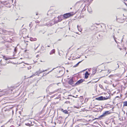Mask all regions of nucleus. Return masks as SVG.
<instances>
[{
  "instance_id": "f257e3e1",
  "label": "nucleus",
  "mask_w": 127,
  "mask_h": 127,
  "mask_svg": "<svg viewBox=\"0 0 127 127\" xmlns=\"http://www.w3.org/2000/svg\"><path fill=\"white\" fill-rule=\"evenodd\" d=\"M76 13V12H72L70 13H66L64 14L63 15V17L64 18V19H66L67 18L70 16H72L75 14Z\"/></svg>"
},
{
  "instance_id": "f03ea898",
  "label": "nucleus",
  "mask_w": 127,
  "mask_h": 127,
  "mask_svg": "<svg viewBox=\"0 0 127 127\" xmlns=\"http://www.w3.org/2000/svg\"><path fill=\"white\" fill-rule=\"evenodd\" d=\"M110 113L109 111H106L104 112L103 113L102 115L99 116L98 117V119H103V117Z\"/></svg>"
},
{
  "instance_id": "7ed1b4c3",
  "label": "nucleus",
  "mask_w": 127,
  "mask_h": 127,
  "mask_svg": "<svg viewBox=\"0 0 127 127\" xmlns=\"http://www.w3.org/2000/svg\"><path fill=\"white\" fill-rule=\"evenodd\" d=\"M47 70H43V71H40V69H39V70L37 71L36 72L34 73V74L33 75H32L30 77H32V76H33L34 75L35 76V75H38V76H39V75L41 73H42L43 72H45V71H47Z\"/></svg>"
},
{
  "instance_id": "20e7f679",
  "label": "nucleus",
  "mask_w": 127,
  "mask_h": 127,
  "mask_svg": "<svg viewBox=\"0 0 127 127\" xmlns=\"http://www.w3.org/2000/svg\"><path fill=\"white\" fill-rule=\"evenodd\" d=\"M84 81V79H81L79 80L78 81L75 83L74 85H73V86L74 87L82 83Z\"/></svg>"
},
{
  "instance_id": "39448f33",
  "label": "nucleus",
  "mask_w": 127,
  "mask_h": 127,
  "mask_svg": "<svg viewBox=\"0 0 127 127\" xmlns=\"http://www.w3.org/2000/svg\"><path fill=\"white\" fill-rule=\"evenodd\" d=\"M75 82V81L73 80V77H72L68 81V83L69 85H72L73 86V85L74 84V83Z\"/></svg>"
},
{
  "instance_id": "423d86ee",
  "label": "nucleus",
  "mask_w": 127,
  "mask_h": 127,
  "mask_svg": "<svg viewBox=\"0 0 127 127\" xmlns=\"http://www.w3.org/2000/svg\"><path fill=\"white\" fill-rule=\"evenodd\" d=\"M55 22H54V21L52 20L50 21L49 23H46V25L47 26L49 27L51 26L52 25L55 24Z\"/></svg>"
},
{
  "instance_id": "0eeeda50",
  "label": "nucleus",
  "mask_w": 127,
  "mask_h": 127,
  "mask_svg": "<svg viewBox=\"0 0 127 127\" xmlns=\"http://www.w3.org/2000/svg\"><path fill=\"white\" fill-rule=\"evenodd\" d=\"M55 22H54V21L52 20L50 21L49 23H46V25L47 26L49 27L51 26L52 25L55 24Z\"/></svg>"
},
{
  "instance_id": "6e6552de",
  "label": "nucleus",
  "mask_w": 127,
  "mask_h": 127,
  "mask_svg": "<svg viewBox=\"0 0 127 127\" xmlns=\"http://www.w3.org/2000/svg\"><path fill=\"white\" fill-rule=\"evenodd\" d=\"M2 32V34L4 35H8V31L6 30L1 29L0 30V33H1V32Z\"/></svg>"
},
{
  "instance_id": "1a4fd4ad",
  "label": "nucleus",
  "mask_w": 127,
  "mask_h": 127,
  "mask_svg": "<svg viewBox=\"0 0 127 127\" xmlns=\"http://www.w3.org/2000/svg\"><path fill=\"white\" fill-rule=\"evenodd\" d=\"M14 31L13 30H12V31H8V34L10 35H12L14 33Z\"/></svg>"
},
{
  "instance_id": "9d476101",
  "label": "nucleus",
  "mask_w": 127,
  "mask_h": 127,
  "mask_svg": "<svg viewBox=\"0 0 127 127\" xmlns=\"http://www.w3.org/2000/svg\"><path fill=\"white\" fill-rule=\"evenodd\" d=\"M85 78H86V79H87L88 77V76H89V73L88 71H86L85 73Z\"/></svg>"
},
{
  "instance_id": "9b49d317",
  "label": "nucleus",
  "mask_w": 127,
  "mask_h": 127,
  "mask_svg": "<svg viewBox=\"0 0 127 127\" xmlns=\"http://www.w3.org/2000/svg\"><path fill=\"white\" fill-rule=\"evenodd\" d=\"M61 111L65 114H68V112L66 110H64L63 109H61Z\"/></svg>"
},
{
  "instance_id": "f8f14e48",
  "label": "nucleus",
  "mask_w": 127,
  "mask_h": 127,
  "mask_svg": "<svg viewBox=\"0 0 127 127\" xmlns=\"http://www.w3.org/2000/svg\"><path fill=\"white\" fill-rule=\"evenodd\" d=\"M77 28L78 30L81 32L82 30V28L81 27V26H79V25H77Z\"/></svg>"
},
{
  "instance_id": "ddd939ff",
  "label": "nucleus",
  "mask_w": 127,
  "mask_h": 127,
  "mask_svg": "<svg viewBox=\"0 0 127 127\" xmlns=\"http://www.w3.org/2000/svg\"><path fill=\"white\" fill-rule=\"evenodd\" d=\"M63 16L62 15L60 16H58V21H60L62 20Z\"/></svg>"
},
{
  "instance_id": "4468645a",
  "label": "nucleus",
  "mask_w": 127,
  "mask_h": 127,
  "mask_svg": "<svg viewBox=\"0 0 127 127\" xmlns=\"http://www.w3.org/2000/svg\"><path fill=\"white\" fill-rule=\"evenodd\" d=\"M95 99L99 100H103V96H101L98 97L96 98H95Z\"/></svg>"
},
{
  "instance_id": "2eb2a0df",
  "label": "nucleus",
  "mask_w": 127,
  "mask_h": 127,
  "mask_svg": "<svg viewBox=\"0 0 127 127\" xmlns=\"http://www.w3.org/2000/svg\"><path fill=\"white\" fill-rule=\"evenodd\" d=\"M62 120L59 119H57L56 120V121L59 124H60Z\"/></svg>"
},
{
  "instance_id": "dca6fc26",
  "label": "nucleus",
  "mask_w": 127,
  "mask_h": 127,
  "mask_svg": "<svg viewBox=\"0 0 127 127\" xmlns=\"http://www.w3.org/2000/svg\"><path fill=\"white\" fill-rule=\"evenodd\" d=\"M55 52V50L54 49H53L52 50L50 53V55H52Z\"/></svg>"
},
{
  "instance_id": "f3484780",
  "label": "nucleus",
  "mask_w": 127,
  "mask_h": 127,
  "mask_svg": "<svg viewBox=\"0 0 127 127\" xmlns=\"http://www.w3.org/2000/svg\"><path fill=\"white\" fill-rule=\"evenodd\" d=\"M110 96V95H109V96H106V97H103V100H105L109 98H110L109 96Z\"/></svg>"
},
{
  "instance_id": "a211bd4d",
  "label": "nucleus",
  "mask_w": 127,
  "mask_h": 127,
  "mask_svg": "<svg viewBox=\"0 0 127 127\" xmlns=\"http://www.w3.org/2000/svg\"><path fill=\"white\" fill-rule=\"evenodd\" d=\"M96 69H93L92 75H94L95 74V73H96Z\"/></svg>"
},
{
  "instance_id": "6ab92c4d",
  "label": "nucleus",
  "mask_w": 127,
  "mask_h": 127,
  "mask_svg": "<svg viewBox=\"0 0 127 127\" xmlns=\"http://www.w3.org/2000/svg\"><path fill=\"white\" fill-rule=\"evenodd\" d=\"M30 40L31 41H36L37 40V39L36 38H32V37L30 38Z\"/></svg>"
},
{
  "instance_id": "aec40b11",
  "label": "nucleus",
  "mask_w": 127,
  "mask_h": 127,
  "mask_svg": "<svg viewBox=\"0 0 127 127\" xmlns=\"http://www.w3.org/2000/svg\"><path fill=\"white\" fill-rule=\"evenodd\" d=\"M82 61V60L78 62L77 64H76L74 65L73 66V67H75L77 66L79 64V63H80Z\"/></svg>"
},
{
  "instance_id": "412c9836",
  "label": "nucleus",
  "mask_w": 127,
  "mask_h": 127,
  "mask_svg": "<svg viewBox=\"0 0 127 127\" xmlns=\"http://www.w3.org/2000/svg\"><path fill=\"white\" fill-rule=\"evenodd\" d=\"M123 106H127V101L123 102Z\"/></svg>"
},
{
  "instance_id": "4be33fe9",
  "label": "nucleus",
  "mask_w": 127,
  "mask_h": 127,
  "mask_svg": "<svg viewBox=\"0 0 127 127\" xmlns=\"http://www.w3.org/2000/svg\"><path fill=\"white\" fill-rule=\"evenodd\" d=\"M10 107H9L8 108H6V109L4 110L5 111H10V110H11V109H9V108Z\"/></svg>"
},
{
  "instance_id": "5701e85b",
  "label": "nucleus",
  "mask_w": 127,
  "mask_h": 127,
  "mask_svg": "<svg viewBox=\"0 0 127 127\" xmlns=\"http://www.w3.org/2000/svg\"><path fill=\"white\" fill-rule=\"evenodd\" d=\"M31 126H33L34 125L33 124H32V121H28V122Z\"/></svg>"
},
{
  "instance_id": "b1692460",
  "label": "nucleus",
  "mask_w": 127,
  "mask_h": 127,
  "mask_svg": "<svg viewBox=\"0 0 127 127\" xmlns=\"http://www.w3.org/2000/svg\"><path fill=\"white\" fill-rule=\"evenodd\" d=\"M26 31V30L25 29H23L22 30H21V32H23V34H25V32H24V31Z\"/></svg>"
},
{
  "instance_id": "393cba45",
  "label": "nucleus",
  "mask_w": 127,
  "mask_h": 127,
  "mask_svg": "<svg viewBox=\"0 0 127 127\" xmlns=\"http://www.w3.org/2000/svg\"><path fill=\"white\" fill-rule=\"evenodd\" d=\"M12 107H10V108H9V109H11V110H10V111L12 112V115H13L14 113V112H13V110H12Z\"/></svg>"
},
{
  "instance_id": "a878e982",
  "label": "nucleus",
  "mask_w": 127,
  "mask_h": 127,
  "mask_svg": "<svg viewBox=\"0 0 127 127\" xmlns=\"http://www.w3.org/2000/svg\"><path fill=\"white\" fill-rule=\"evenodd\" d=\"M114 40H115V42L117 43V42H118V41H117L116 40V38L114 36Z\"/></svg>"
},
{
  "instance_id": "bb28decb",
  "label": "nucleus",
  "mask_w": 127,
  "mask_h": 127,
  "mask_svg": "<svg viewBox=\"0 0 127 127\" xmlns=\"http://www.w3.org/2000/svg\"><path fill=\"white\" fill-rule=\"evenodd\" d=\"M57 119L62 120V117L61 116L59 117Z\"/></svg>"
},
{
  "instance_id": "cd10ccee",
  "label": "nucleus",
  "mask_w": 127,
  "mask_h": 127,
  "mask_svg": "<svg viewBox=\"0 0 127 127\" xmlns=\"http://www.w3.org/2000/svg\"><path fill=\"white\" fill-rule=\"evenodd\" d=\"M99 87L101 88V89H103V87H102V85H101V84H99Z\"/></svg>"
},
{
  "instance_id": "c85d7f7f",
  "label": "nucleus",
  "mask_w": 127,
  "mask_h": 127,
  "mask_svg": "<svg viewBox=\"0 0 127 127\" xmlns=\"http://www.w3.org/2000/svg\"><path fill=\"white\" fill-rule=\"evenodd\" d=\"M25 125L27 126H31L28 123H25Z\"/></svg>"
},
{
  "instance_id": "c756f323",
  "label": "nucleus",
  "mask_w": 127,
  "mask_h": 127,
  "mask_svg": "<svg viewBox=\"0 0 127 127\" xmlns=\"http://www.w3.org/2000/svg\"><path fill=\"white\" fill-rule=\"evenodd\" d=\"M32 23L31 22L30 23V24H29V26L31 28L32 26Z\"/></svg>"
},
{
  "instance_id": "7c9ffc66",
  "label": "nucleus",
  "mask_w": 127,
  "mask_h": 127,
  "mask_svg": "<svg viewBox=\"0 0 127 127\" xmlns=\"http://www.w3.org/2000/svg\"><path fill=\"white\" fill-rule=\"evenodd\" d=\"M39 44H38V46H37L36 48H35V47H34L35 50H36L37 48L39 47Z\"/></svg>"
},
{
  "instance_id": "2f4dec72",
  "label": "nucleus",
  "mask_w": 127,
  "mask_h": 127,
  "mask_svg": "<svg viewBox=\"0 0 127 127\" xmlns=\"http://www.w3.org/2000/svg\"><path fill=\"white\" fill-rule=\"evenodd\" d=\"M17 48L16 47L14 49V51L15 52H16V51H17Z\"/></svg>"
},
{
  "instance_id": "473e14b6",
  "label": "nucleus",
  "mask_w": 127,
  "mask_h": 127,
  "mask_svg": "<svg viewBox=\"0 0 127 127\" xmlns=\"http://www.w3.org/2000/svg\"><path fill=\"white\" fill-rule=\"evenodd\" d=\"M35 23H39L40 21H35Z\"/></svg>"
},
{
  "instance_id": "72a5a7b5",
  "label": "nucleus",
  "mask_w": 127,
  "mask_h": 127,
  "mask_svg": "<svg viewBox=\"0 0 127 127\" xmlns=\"http://www.w3.org/2000/svg\"><path fill=\"white\" fill-rule=\"evenodd\" d=\"M81 120V119H77V121H80Z\"/></svg>"
},
{
  "instance_id": "f704fd0d",
  "label": "nucleus",
  "mask_w": 127,
  "mask_h": 127,
  "mask_svg": "<svg viewBox=\"0 0 127 127\" xmlns=\"http://www.w3.org/2000/svg\"><path fill=\"white\" fill-rule=\"evenodd\" d=\"M34 124V122L33 121L32 122V124Z\"/></svg>"
},
{
  "instance_id": "c9c22d12",
  "label": "nucleus",
  "mask_w": 127,
  "mask_h": 127,
  "mask_svg": "<svg viewBox=\"0 0 127 127\" xmlns=\"http://www.w3.org/2000/svg\"><path fill=\"white\" fill-rule=\"evenodd\" d=\"M113 76V75H112H112H110L109 76V77H112V76Z\"/></svg>"
},
{
  "instance_id": "e433bc0d",
  "label": "nucleus",
  "mask_w": 127,
  "mask_h": 127,
  "mask_svg": "<svg viewBox=\"0 0 127 127\" xmlns=\"http://www.w3.org/2000/svg\"><path fill=\"white\" fill-rule=\"evenodd\" d=\"M98 118H95V119H93V120H95V119H98Z\"/></svg>"
},
{
  "instance_id": "4c0bfd02",
  "label": "nucleus",
  "mask_w": 127,
  "mask_h": 127,
  "mask_svg": "<svg viewBox=\"0 0 127 127\" xmlns=\"http://www.w3.org/2000/svg\"><path fill=\"white\" fill-rule=\"evenodd\" d=\"M26 92H23V94H25V95H24V96H25V95H26Z\"/></svg>"
},
{
  "instance_id": "58836bf2",
  "label": "nucleus",
  "mask_w": 127,
  "mask_h": 127,
  "mask_svg": "<svg viewBox=\"0 0 127 127\" xmlns=\"http://www.w3.org/2000/svg\"><path fill=\"white\" fill-rule=\"evenodd\" d=\"M28 51V50H25V51H24V52H26V51Z\"/></svg>"
},
{
  "instance_id": "ea45409f",
  "label": "nucleus",
  "mask_w": 127,
  "mask_h": 127,
  "mask_svg": "<svg viewBox=\"0 0 127 127\" xmlns=\"http://www.w3.org/2000/svg\"><path fill=\"white\" fill-rule=\"evenodd\" d=\"M10 127H15L13 125H12Z\"/></svg>"
},
{
  "instance_id": "a19ab883",
  "label": "nucleus",
  "mask_w": 127,
  "mask_h": 127,
  "mask_svg": "<svg viewBox=\"0 0 127 127\" xmlns=\"http://www.w3.org/2000/svg\"><path fill=\"white\" fill-rule=\"evenodd\" d=\"M43 111H44L42 110L40 112V113H42Z\"/></svg>"
},
{
  "instance_id": "79ce46f5",
  "label": "nucleus",
  "mask_w": 127,
  "mask_h": 127,
  "mask_svg": "<svg viewBox=\"0 0 127 127\" xmlns=\"http://www.w3.org/2000/svg\"><path fill=\"white\" fill-rule=\"evenodd\" d=\"M123 38H124L123 37L122 39H121V42H122V41H123Z\"/></svg>"
},
{
  "instance_id": "37998d69",
  "label": "nucleus",
  "mask_w": 127,
  "mask_h": 127,
  "mask_svg": "<svg viewBox=\"0 0 127 127\" xmlns=\"http://www.w3.org/2000/svg\"><path fill=\"white\" fill-rule=\"evenodd\" d=\"M108 72L109 73H110L111 72V71H110L109 70H108Z\"/></svg>"
},
{
  "instance_id": "c03bdc74",
  "label": "nucleus",
  "mask_w": 127,
  "mask_h": 127,
  "mask_svg": "<svg viewBox=\"0 0 127 127\" xmlns=\"http://www.w3.org/2000/svg\"><path fill=\"white\" fill-rule=\"evenodd\" d=\"M38 55H37L36 56V57L37 58L38 57Z\"/></svg>"
},
{
  "instance_id": "a18cd8bd",
  "label": "nucleus",
  "mask_w": 127,
  "mask_h": 127,
  "mask_svg": "<svg viewBox=\"0 0 127 127\" xmlns=\"http://www.w3.org/2000/svg\"><path fill=\"white\" fill-rule=\"evenodd\" d=\"M52 71V70H51V71H49V72L48 73H47V74H49V73L50 72H51Z\"/></svg>"
},
{
  "instance_id": "49530a36",
  "label": "nucleus",
  "mask_w": 127,
  "mask_h": 127,
  "mask_svg": "<svg viewBox=\"0 0 127 127\" xmlns=\"http://www.w3.org/2000/svg\"><path fill=\"white\" fill-rule=\"evenodd\" d=\"M125 95H126L127 96V92L125 94Z\"/></svg>"
},
{
  "instance_id": "de8ad7c7",
  "label": "nucleus",
  "mask_w": 127,
  "mask_h": 127,
  "mask_svg": "<svg viewBox=\"0 0 127 127\" xmlns=\"http://www.w3.org/2000/svg\"><path fill=\"white\" fill-rule=\"evenodd\" d=\"M124 2V3L126 5H127V4L125 2Z\"/></svg>"
},
{
  "instance_id": "09e8293b",
  "label": "nucleus",
  "mask_w": 127,
  "mask_h": 127,
  "mask_svg": "<svg viewBox=\"0 0 127 127\" xmlns=\"http://www.w3.org/2000/svg\"><path fill=\"white\" fill-rule=\"evenodd\" d=\"M5 59V60H8V59H7L6 58Z\"/></svg>"
},
{
  "instance_id": "8fccbe9b",
  "label": "nucleus",
  "mask_w": 127,
  "mask_h": 127,
  "mask_svg": "<svg viewBox=\"0 0 127 127\" xmlns=\"http://www.w3.org/2000/svg\"><path fill=\"white\" fill-rule=\"evenodd\" d=\"M117 65H118V68L119 67V65H118V64H117Z\"/></svg>"
},
{
  "instance_id": "3c124183",
  "label": "nucleus",
  "mask_w": 127,
  "mask_h": 127,
  "mask_svg": "<svg viewBox=\"0 0 127 127\" xmlns=\"http://www.w3.org/2000/svg\"><path fill=\"white\" fill-rule=\"evenodd\" d=\"M124 49H125V50H126V47H125V48H124Z\"/></svg>"
},
{
  "instance_id": "603ef678",
  "label": "nucleus",
  "mask_w": 127,
  "mask_h": 127,
  "mask_svg": "<svg viewBox=\"0 0 127 127\" xmlns=\"http://www.w3.org/2000/svg\"><path fill=\"white\" fill-rule=\"evenodd\" d=\"M74 107L75 108H78V107H77L76 106H75Z\"/></svg>"
},
{
  "instance_id": "864d4df0",
  "label": "nucleus",
  "mask_w": 127,
  "mask_h": 127,
  "mask_svg": "<svg viewBox=\"0 0 127 127\" xmlns=\"http://www.w3.org/2000/svg\"><path fill=\"white\" fill-rule=\"evenodd\" d=\"M6 103H6H3V104H6V103Z\"/></svg>"
},
{
  "instance_id": "5fc2aeb1",
  "label": "nucleus",
  "mask_w": 127,
  "mask_h": 127,
  "mask_svg": "<svg viewBox=\"0 0 127 127\" xmlns=\"http://www.w3.org/2000/svg\"><path fill=\"white\" fill-rule=\"evenodd\" d=\"M52 85H53V84H51V85H50V86H51Z\"/></svg>"
},
{
  "instance_id": "6e6d98bb",
  "label": "nucleus",
  "mask_w": 127,
  "mask_h": 127,
  "mask_svg": "<svg viewBox=\"0 0 127 127\" xmlns=\"http://www.w3.org/2000/svg\"><path fill=\"white\" fill-rule=\"evenodd\" d=\"M116 20H117V17L116 16Z\"/></svg>"
},
{
  "instance_id": "4d7b16f0",
  "label": "nucleus",
  "mask_w": 127,
  "mask_h": 127,
  "mask_svg": "<svg viewBox=\"0 0 127 127\" xmlns=\"http://www.w3.org/2000/svg\"><path fill=\"white\" fill-rule=\"evenodd\" d=\"M38 14V13H36V15H37Z\"/></svg>"
},
{
  "instance_id": "13d9d810",
  "label": "nucleus",
  "mask_w": 127,
  "mask_h": 127,
  "mask_svg": "<svg viewBox=\"0 0 127 127\" xmlns=\"http://www.w3.org/2000/svg\"><path fill=\"white\" fill-rule=\"evenodd\" d=\"M119 97L118 96H117L116 97Z\"/></svg>"
},
{
  "instance_id": "bf43d9fd",
  "label": "nucleus",
  "mask_w": 127,
  "mask_h": 127,
  "mask_svg": "<svg viewBox=\"0 0 127 127\" xmlns=\"http://www.w3.org/2000/svg\"><path fill=\"white\" fill-rule=\"evenodd\" d=\"M55 68H53V69L52 70H53V69H55Z\"/></svg>"
},
{
  "instance_id": "052dcab7",
  "label": "nucleus",
  "mask_w": 127,
  "mask_h": 127,
  "mask_svg": "<svg viewBox=\"0 0 127 127\" xmlns=\"http://www.w3.org/2000/svg\"><path fill=\"white\" fill-rule=\"evenodd\" d=\"M78 127V126H76V127Z\"/></svg>"
},
{
  "instance_id": "680f3d73",
  "label": "nucleus",
  "mask_w": 127,
  "mask_h": 127,
  "mask_svg": "<svg viewBox=\"0 0 127 127\" xmlns=\"http://www.w3.org/2000/svg\"><path fill=\"white\" fill-rule=\"evenodd\" d=\"M76 33L77 34H78V33H77V32Z\"/></svg>"
},
{
  "instance_id": "e2e57ef3",
  "label": "nucleus",
  "mask_w": 127,
  "mask_h": 127,
  "mask_svg": "<svg viewBox=\"0 0 127 127\" xmlns=\"http://www.w3.org/2000/svg\"><path fill=\"white\" fill-rule=\"evenodd\" d=\"M103 71V70H102L101 71Z\"/></svg>"
},
{
  "instance_id": "0e129e2a",
  "label": "nucleus",
  "mask_w": 127,
  "mask_h": 127,
  "mask_svg": "<svg viewBox=\"0 0 127 127\" xmlns=\"http://www.w3.org/2000/svg\"><path fill=\"white\" fill-rule=\"evenodd\" d=\"M35 46H36V44H35Z\"/></svg>"
},
{
  "instance_id": "69168bd1",
  "label": "nucleus",
  "mask_w": 127,
  "mask_h": 127,
  "mask_svg": "<svg viewBox=\"0 0 127 127\" xmlns=\"http://www.w3.org/2000/svg\"><path fill=\"white\" fill-rule=\"evenodd\" d=\"M126 1H127V0H126Z\"/></svg>"
},
{
  "instance_id": "338daca9",
  "label": "nucleus",
  "mask_w": 127,
  "mask_h": 127,
  "mask_svg": "<svg viewBox=\"0 0 127 127\" xmlns=\"http://www.w3.org/2000/svg\"><path fill=\"white\" fill-rule=\"evenodd\" d=\"M0 71H1V70H0Z\"/></svg>"
}]
</instances>
